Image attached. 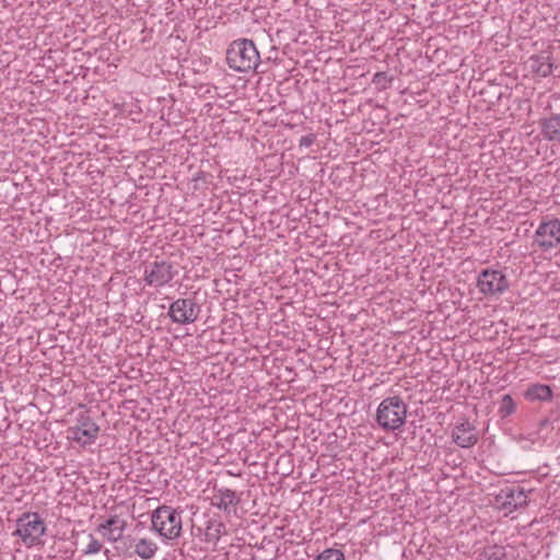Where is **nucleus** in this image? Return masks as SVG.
Masks as SVG:
<instances>
[{
    "instance_id": "obj_1",
    "label": "nucleus",
    "mask_w": 560,
    "mask_h": 560,
    "mask_svg": "<svg viewBox=\"0 0 560 560\" xmlns=\"http://www.w3.org/2000/svg\"><path fill=\"white\" fill-rule=\"evenodd\" d=\"M226 61L230 68L237 72L256 71L260 63V56L253 40L241 38L230 44Z\"/></svg>"
},
{
    "instance_id": "obj_2",
    "label": "nucleus",
    "mask_w": 560,
    "mask_h": 560,
    "mask_svg": "<svg viewBox=\"0 0 560 560\" xmlns=\"http://www.w3.org/2000/svg\"><path fill=\"white\" fill-rule=\"evenodd\" d=\"M407 418V405L399 396L387 397L382 400L376 410V422L386 431L400 429Z\"/></svg>"
},
{
    "instance_id": "obj_3",
    "label": "nucleus",
    "mask_w": 560,
    "mask_h": 560,
    "mask_svg": "<svg viewBox=\"0 0 560 560\" xmlns=\"http://www.w3.org/2000/svg\"><path fill=\"white\" fill-rule=\"evenodd\" d=\"M152 529L160 536L173 540L182 535V516L170 505H161L152 512Z\"/></svg>"
},
{
    "instance_id": "obj_4",
    "label": "nucleus",
    "mask_w": 560,
    "mask_h": 560,
    "mask_svg": "<svg viewBox=\"0 0 560 560\" xmlns=\"http://www.w3.org/2000/svg\"><path fill=\"white\" fill-rule=\"evenodd\" d=\"M15 535L20 536L23 544L32 547L40 544V538L46 533V525L38 513H23L16 521Z\"/></svg>"
},
{
    "instance_id": "obj_5",
    "label": "nucleus",
    "mask_w": 560,
    "mask_h": 560,
    "mask_svg": "<svg viewBox=\"0 0 560 560\" xmlns=\"http://www.w3.org/2000/svg\"><path fill=\"white\" fill-rule=\"evenodd\" d=\"M477 287L486 295H497L509 289V281L502 271L485 269L478 276Z\"/></svg>"
},
{
    "instance_id": "obj_6",
    "label": "nucleus",
    "mask_w": 560,
    "mask_h": 560,
    "mask_svg": "<svg viewBox=\"0 0 560 560\" xmlns=\"http://www.w3.org/2000/svg\"><path fill=\"white\" fill-rule=\"evenodd\" d=\"M175 273L171 262L155 260L145 267L144 281L150 287L161 288L171 282Z\"/></svg>"
},
{
    "instance_id": "obj_7",
    "label": "nucleus",
    "mask_w": 560,
    "mask_h": 560,
    "mask_svg": "<svg viewBox=\"0 0 560 560\" xmlns=\"http://www.w3.org/2000/svg\"><path fill=\"white\" fill-rule=\"evenodd\" d=\"M68 439L85 446L98 436L100 427L88 416H81L77 425L68 429Z\"/></svg>"
},
{
    "instance_id": "obj_8",
    "label": "nucleus",
    "mask_w": 560,
    "mask_h": 560,
    "mask_svg": "<svg viewBox=\"0 0 560 560\" xmlns=\"http://www.w3.org/2000/svg\"><path fill=\"white\" fill-rule=\"evenodd\" d=\"M200 308L192 299H177L168 311V315L174 323L185 325L194 323L199 315Z\"/></svg>"
},
{
    "instance_id": "obj_9",
    "label": "nucleus",
    "mask_w": 560,
    "mask_h": 560,
    "mask_svg": "<svg viewBox=\"0 0 560 560\" xmlns=\"http://www.w3.org/2000/svg\"><path fill=\"white\" fill-rule=\"evenodd\" d=\"M534 243L544 250L557 247L560 244V220L542 222L535 233Z\"/></svg>"
},
{
    "instance_id": "obj_10",
    "label": "nucleus",
    "mask_w": 560,
    "mask_h": 560,
    "mask_svg": "<svg viewBox=\"0 0 560 560\" xmlns=\"http://www.w3.org/2000/svg\"><path fill=\"white\" fill-rule=\"evenodd\" d=\"M453 441L460 447H470L478 441L475 427L469 421L457 424L452 433Z\"/></svg>"
},
{
    "instance_id": "obj_11",
    "label": "nucleus",
    "mask_w": 560,
    "mask_h": 560,
    "mask_svg": "<svg viewBox=\"0 0 560 560\" xmlns=\"http://www.w3.org/2000/svg\"><path fill=\"white\" fill-rule=\"evenodd\" d=\"M501 497L504 498L502 504L505 509L516 510L527 505V495L521 487H513L502 490Z\"/></svg>"
},
{
    "instance_id": "obj_12",
    "label": "nucleus",
    "mask_w": 560,
    "mask_h": 560,
    "mask_svg": "<svg viewBox=\"0 0 560 560\" xmlns=\"http://www.w3.org/2000/svg\"><path fill=\"white\" fill-rule=\"evenodd\" d=\"M529 67L536 74L548 77L552 73L553 62L548 54L541 52L529 58Z\"/></svg>"
},
{
    "instance_id": "obj_13",
    "label": "nucleus",
    "mask_w": 560,
    "mask_h": 560,
    "mask_svg": "<svg viewBox=\"0 0 560 560\" xmlns=\"http://www.w3.org/2000/svg\"><path fill=\"white\" fill-rule=\"evenodd\" d=\"M541 133L545 139L560 143V114L551 115L541 121Z\"/></svg>"
},
{
    "instance_id": "obj_14",
    "label": "nucleus",
    "mask_w": 560,
    "mask_h": 560,
    "mask_svg": "<svg viewBox=\"0 0 560 560\" xmlns=\"http://www.w3.org/2000/svg\"><path fill=\"white\" fill-rule=\"evenodd\" d=\"M214 500L212 504L224 512H230V506H235L240 503V498L235 493V491L224 488L219 489L214 494Z\"/></svg>"
},
{
    "instance_id": "obj_15",
    "label": "nucleus",
    "mask_w": 560,
    "mask_h": 560,
    "mask_svg": "<svg viewBox=\"0 0 560 560\" xmlns=\"http://www.w3.org/2000/svg\"><path fill=\"white\" fill-rule=\"evenodd\" d=\"M158 549V545L149 538H140L133 546V552L143 560L152 559Z\"/></svg>"
},
{
    "instance_id": "obj_16",
    "label": "nucleus",
    "mask_w": 560,
    "mask_h": 560,
    "mask_svg": "<svg viewBox=\"0 0 560 560\" xmlns=\"http://www.w3.org/2000/svg\"><path fill=\"white\" fill-rule=\"evenodd\" d=\"M525 398L530 401H548L552 398V390L548 385L535 384L526 389Z\"/></svg>"
},
{
    "instance_id": "obj_17",
    "label": "nucleus",
    "mask_w": 560,
    "mask_h": 560,
    "mask_svg": "<svg viewBox=\"0 0 560 560\" xmlns=\"http://www.w3.org/2000/svg\"><path fill=\"white\" fill-rule=\"evenodd\" d=\"M515 408H516V405H515L514 399L512 398L511 395L506 394L502 397V399L500 401V407L498 410L499 416L501 418L509 417L512 413H514Z\"/></svg>"
},
{
    "instance_id": "obj_18",
    "label": "nucleus",
    "mask_w": 560,
    "mask_h": 560,
    "mask_svg": "<svg viewBox=\"0 0 560 560\" xmlns=\"http://www.w3.org/2000/svg\"><path fill=\"white\" fill-rule=\"evenodd\" d=\"M225 534V525L222 522H209L207 526V537L209 540L218 541Z\"/></svg>"
},
{
    "instance_id": "obj_19",
    "label": "nucleus",
    "mask_w": 560,
    "mask_h": 560,
    "mask_svg": "<svg viewBox=\"0 0 560 560\" xmlns=\"http://www.w3.org/2000/svg\"><path fill=\"white\" fill-rule=\"evenodd\" d=\"M121 523H127L125 520H121L118 515H113L106 522L98 525L97 530L100 533H105V530L109 532L110 528H116Z\"/></svg>"
},
{
    "instance_id": "obj_20",
    "label": "nucleus",
    "mask_w": 560,
    "mask_h": 560,
    "mask_svg": "<svg viewBox=\"0 0 560 560\" xmlns=\"http://www.w3.org/2000/svg\"><path fill=\"white\" fill-rule=\"evenodd\" d=\"M127 523H121L116 528H110L109 532L103 533V536L110 542H116L121 539L122 534L126 529Z\"/></svg>"
},
{
    "instance_id": "obj_21",
    "label": "nucleus",
    "mask_w": 560,
    "mask_h": 560,
    "mask_svg": "<svg viewBox=\"0 0 560 560\" xmlns=\"http://www.w3.org/2000/svg\"><path fill=\"white\" fill-rule=\"evenodd\" d=\"M315 560H345V555L339 549H326Z\"/></svg>"
},
{
    "instance_id": "obj_22",
    "label": "nucleus",
    "mask_w": 560,
    "mask_h": 560,
    "mask_svg": "<svg viewBox=\"0 0 560 560\" xmlns=\"http://www.w3.org/2000/svg\"><path fill=\"white\" fill-rule=\"evenodd\" d=\"M89 540L86 548L83 550L84 555H95L102 550L103 545L92 534L89 535Z\"/></svg>"
},
{
    "instance_id": "obj_23",
    "label": "nucleus",
    "mask_w": 560,
    "mask_h": 560,
    "mask_svg": "<svg viewBox=\"0 0 560 560\" xmlns=\"http://www.w3.org/2000/svg\"><path fill=\"white\" fill-rule=\"evenodd\" d=\"M315 142V135L311 133L300 139V147L308 148Z\"/></svg>"
},
{
    "instance_id": "obj_24",
    "label": "nucleus",
    "mask_w": 560,
    "mask_h": 560,
    "mask_svg": "<svg viewBox=\"0 0 560 560\" xmlns=\"http://www.w3.org/2000/svg\"><path fill=\"white\" fill-rule=\"evenodd\" d=\"M385 78H386L385 72H377V73H375V75L373 78V82L377 83V82H380V80L385 79Z\"/></svg>"
},
{
    "instance_id": "obj_25",
    "label": "nucleus",
    "mask_w": 560,
    "mask_h": 560,
    "mask_svg": "<svg viewBox=\"0 0 560 560\" xmlns=\"http://www.w3.org/2000/svg\"><path fill=\"white\" fill-rule=\"evenodd\" d=\"M104 553H105L106 556H108L109 550H108V549H105Z\"/></svg>"
}]
</instances>
